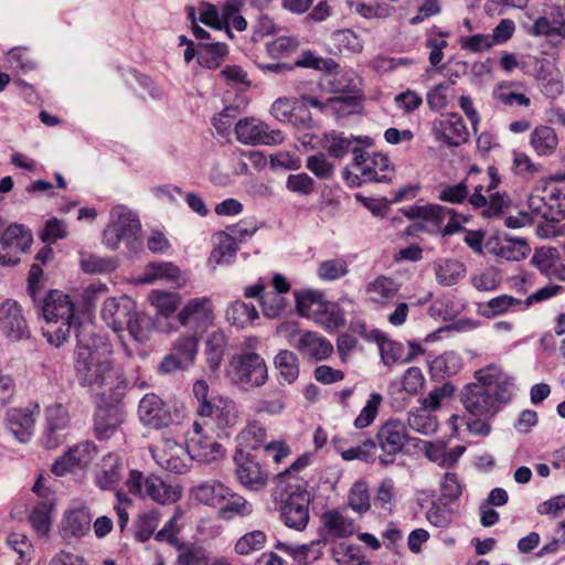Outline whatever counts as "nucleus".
Here are the masks:
<instances>
[{
	"label": "nucleus",
	"mask_w": 565,
	"mask_h": 565,
	"mask_svg": "<svg viewBox=\"0 0 565 565\" xmlns=\"http://www.w3.org/2000/svg\"><path fill=\"white\" fill-rule=\"evenodd\" d=\"M75 371L79 383L93 390L109 391L120 396L126 387L122 373L114 365L111 350L108 345L89 347L78 341Z\"/></svg>",
	"instance_id": "nucleus-1"
},
{
	"label": "nucleus",
	"mask_w": 565,
	"mask_h": 565,
	"mask_svg": "<svg viewBox=\"0 0 565 565\" xmlns=\"http://www.w3.org/2000/svg\"><path fill=\"white\" fill-rule=\"evenodd\" d=\"M35 309L45 321L44 338L49 343L61 347L76 323L75 305L70 295L57 289L47 290Z\"/></svg>",
	"instance_id": "nucleus-2"
},
{
	"label": "nucleus",
	"mask_w": 565,
	"mask_h": 565,
	"mask_svg": "<svg viewBox=\"0 0 565 565\" xmlns=\"http://www.w3.org/2000/svg\"><path fill=\"white\" fill-rule=\"evenodd\" d=\"M291 289L290 282L281 274H274L270 279L259 277L253 285L244 288V297L258 299L263 315L268 319L282 317L288 308L287 295Z\"/></svg>",
	"instance_id": "nucleus-3"
},
{
	"label": "nucleus",
	"mask_w": 565,
	"mask_h": 565,
	"mask_svg": "<svg viewBox=\"0 0 565 565\" xmlns=\"http://www.w3.org/2000/svg\"><path fill=\"white\" fill-rule=\"evenodd\" d=\"M295 296L299 315L313 320L326 331L332 332L345 324L343 309L337 302L326 300L322 292L306 290L295 292Z\"/></svg>",
	"instance_id": "nucleus-4"
},
{
	"label": "nucleus",
	"mask_w": 565,
	"mask_h": 565,
	"mask_svg": "<svg viewBox=\"0 0 565 565\" xmlns=\"http://www.w3.org/2000/svg\"><path fill=\"white\" fill-rule=\"evenodd\" d=\"M408 220H418L424 231L429 234L452 235L459 232L468 218L455 210L440 204L412 205L404 211Z\"/></svg>",
	"instance_id": "nucleus-5"
},
{
	"label": "nucleus",
	"mask_w": 565,
	"mask_h": 565,
	"mask_svg": "<svg viewBox=\"0 0 565 565\" xmlns=\"http://www.w3.org/2000/svg\"><path fill=\"white\" fill-rule=\"evenodd\" d=\"M271 495L278 505L282 523L289 529L303 531L310 520L308 489H300V491L287 489L278 493V487H274Z\"/></svg>",
	"instance_id": "nucleus-6"
},
{
	"label": "nucleus",
	"mask_w": 565,
	"mask_h": 565,
	"mask_svg": "<svg viewBox=\"0 0 565 565\" xmlns=\"http://www.w3.org/2000/svg\"><path fill=\"white\" fill-rule=\"evenodd\" d=\"M227 375L234 384L245 390L259 387L268 379L265 360L255 352L235 354L231 359Z\"/></svg>",
	"instance_id": "nucleus-7"
},
{
	"label": "nucleus",
	"mask_w": 565,
	"mask_h": 565,
	"mask_svg": "<svg viewBox=\"0 0 565 565\" xmlns=\"http://www.w3.org/2000/svg\"><path fill=\"white\" fill-rule=\"evenodd\" d=\"M352 168L355 171V178L360 183L367 182H390L395 169L388 157L381 152H370L360 147L352 149Z\"/></svg>",
	"instance_id": "nucleus-8"
},
{
	"label": "nucleus",
	"mask_w": 565,
	"mask_h": 565,
	"mask_svg": "<svg viewBox=\"0 0 565 565\" xmlns=\"http://www.w3.org/2000/svg\"><path fill=\"white\" fill-rule=\"evenodd\" d=\"M32 490L40 499L30 508L28 521L38 537L47 539L56 507L55 493L45 486L42 476L36 479Z\"/></svg>",
	"instance_id": "nucleus-9"
},
{
	"label": "nucleus",
	"mask_w": 565,
	"mask_h": 565,
	"mask_svg": "<svg viewBox=\"0 0 565 565\" xmlns=\"http://www.w3.org/2000/svg\"><path fill=\"white\" fill-rule=\"evenodd\" d=\"M377 444L381 450L377 459L382 467H387L396 461L408 444L409 435L406 425L396 418H388L377 428Z\"/></svg>",
	"instance_id": "nucleus-10"
},
{
	"label": "nucleus",
	"mask_w": 565,
	"mask_h": 565,
	"mask_svg": "<svg viewBox=\"0 0 565 565\" xmlns=\"http://www.w3.org/2000/svg\"><path fill=\"white\" fill-rule=\"evenodd\" d=\"M207 420H194L186 431V451L192 459L210 463L225 456L224 447L206 434Z\"/></svg>",
	"instance_id": "nucleus-11"
},
{
	"label": "nucleus",
	"mask_w": 565,
	"mask_h": 565,
	"mask_svg": "<svg viewBox=\"0 0 565 565\" xmlns=\"http://www.w3.org/2000/svg\"><path fill=\"white\" fill-rule=\"evenodd\" d=\"M527 205L534 217L553 223L565 218V195L557 188L544 185L534 189Z\"/></svg>",
	"instance_id": "nucleus-12"
},
{
	"label": "nucleus",
	"mask_w": 565,
	"mask_h": 565,
	"mask_svg": "<svg viewBox=\"0 0 565 565\" xmlns=\"http://www.w3.org/2000/svg\"><path fill=\"white\" fill-rule=\"evenodd\" d=\"M177 321L189 328L191 333L202 335L213 324L214 308L210 298L196 297L189 299L178 311Z\"/></svg>",
	"instance_id": "nucleus-13"
},
{
	"label": "nucleus",
	"mask_w": 565,
	"mask_h": 565,
	"mask_svg": "<svg viewBox=\"0 0 565 565\" xmlns=\"http://www.w3.org/2000/svg\"><path fill=\"white\" fill-rule=\"evenodd\" d=\"M235 477L249 491H262L268 483L267 470L256 460L255 455L237 449L234 454Z\"/></svg>",
	"instance_id": "nucleus-14"
},
{
	"label": "nucleus",
	"mask_w": 565,
	"mask_h": 565,
	"mask_svg": "<svg viewBox=\"0 0 565 565\" xmlns=\"http://www.w3.org/2000/svg\"><path fill=\"white\" fill-rule=\"evenodd\" d=\"M0 334L17 342L31 337V330L21 305L12 299L0 303Z\"/></svg>",
	"instance_id": "nucleus-15"
},
{
	"label": "nucleus",
	"mask_w": 565,
	"mask_h": 565,
	"mask_svg": "<svg viewBox=\"0 0 565 565\" xmlns=\"http://www.w3.org/2000/svg\"><path fill=\"white\" fill-rule=\"evenodd\" d=\"M31 232L22 225L11 224L0 236V264L13 266L20 262V255L32 244Z\"/></svg>",
	"instance_id": "nucleus-16"
},
{
	"label": "nucleus",
	"mask_w": 565,
	"mask_h": 565,
	"mask_svg": "<svg viewBox=\"0 0 565 565\" xmlns=\"http://www.w3.org/2000/svg\"><path fill=\"white\" fill-rule=\"evenodd\" d=\"M202 335L195 333L181 334L172 344L170 353L162 360L160 369L170 373L185 369L194 362Z\"/></svg>",
	"instance_id": "nucleus-17"
},
{
	"label": "nucleus",
	"mask_w": 565,
	"mask_h": 565,
	"mask_svg": "<svg viewBox=\"0 0 565 565\" xmlns=\"http://www.w3.org/2000/svg\"><path fill=\"white\" fill-rule=\"evenodd\" d=\"M235 135L239 142L249 146L277 145L284 141L280 130H269L267 124L254 117L239 119L235 125Z\"/></svg>",
	"instance_id": "nucleus-18"
},
{
	"label": "nucleus",
	"mask_w": 565,
	"mask_h": 565,
	"mask_svg": "<svg viewBox=\"0 0 565 565\" xmlns=\"http://www.w3.org/2000/svg\"><path fill=\"white\" fill-rule=\"evenodd\" d=\"M431 132L437 141L459 147L469 139V130L458 113H449L433 121Z\"/></svg>",
	"instance_id": "nucleus-19"
},
{
	"label": "nucleus",
	"mask_w": 565,
	"mask_h": 565,
	"mask_svg": "<svg viewBox=\"0 0 565 565\" xmlns=\"http://www.w3.org/2000/svg\"><path fill=\"white\" fill-rule=\"evenodd\" d=\"M461 399L467 412L477 417H490L498 411L495 396L482 381L467 385Z\"/></svg>",
	"instance_id": "nucleus-20"
},
{
	"label": "nucleus",
	"mask_w": 565,
	"mask_h": 565,
	"mask_svg": "<svg viewBox=\"0 0 565 565\" xmlns=\"http://www.w3.org/2000/svg\"><path fill=\"white\" fill-rule=\"evenodd\" d=\"M40 414L38 404L25 407H12L6 414V427L21 443L30 440L34 431L35 419Z\"/></svg>",
	"instance_id": "nucleus-21"
},
{
	"label": "nucleus",
	"mask_w": 565,
	"mask_h": 565,
	"mask_svg": "<svg viewBox=\"0 0 565 565\" xmlns=\"http://www.w3.org/2000/svg\"><path fill=\"white\" fill-rule=\"evenodd\" d=\"M96 452L97 447L93 441L79 443L55 460L52 466V472L61 477L73 472L75 469H83L92 462Z\"/></svg>",
	"instance_id": "nucleus-22"
},
{
	"label": "nucleus",
	"mask_w": 565,
	"mask_h": 565,
	"mask_svg": "<svg viewBox=\"0 0 565 565\" xmlns=\"http://www.w3.org/2000/svg\"><path fill=\"white\" fill-rule=\"evenodd\" d=\"M298 339L294 348L303 359L312 362L328 360L334 352L333 344L326 337L316 331H298Z\"/></svg>",
	"instance_id": "nucleus-23"
},
{
	"label": "nucleus",
	"mask_w": 565,
	"mask_h": 565,
	"mask_svg": "<svg viewBox=\"0 0 565 565\" xmlns=\"http://www.w3.org/2000/svg\"><path fill=\"white\" fill-rule=\"evenodd\" d=\"M196 414L201 420L213 419L220 429L234 427L239 417L235 402L224 397H214L211 404L198 406Z\"/></svg>",
	"instance_id": "nucleus-24"
},
{
	"label": "nucleus",
	"mask_w": 565,
	"mask_h": 565,
	"mask_svg": "<svg viewBox=\"0 0 565 565\" xmlns=\"http://www.w3.org/2000/svg\"><path fill=\"white\" fill-rule=\"evenodd\" d=\"M125 420V412L117 403L98 405L94 415V436L107 440L115 435Z\"/></svg>",
	"instance_id": "nucleus-25"
},
{
	"label": "nucleus",
	"mask_w": 565,
	"mask_h": 565,
	"mask_svg": "<svg viewBox=\"0 0 565 565\" xmlns=\"http://www.w3.org/2000/svg\"><path fill=\"white\" fill-rule=\"evenodd\" d=\"M140 422L150 428L168 427L172 416L164 402L156 394H146L138 405Z\"/></svg>",
	"instance_id": "nucleus-26"
},
{
	"label": "nucleus",
	"mask_w": 565,
	"mask_h": 565,
	"mask_svg": "<svg viewBox=\"0 0 565 565\" xmlns=\"http://www.w3.org/2000/svg\"><path fill=\"white\" fill-rule=\"evenodd\" d=\"M92 514L86 507L70 509L64 512L58 525L61 537L70 542L85 536L90 530Z\"/></svg>",
	"instance_id": "nucleus-27"
},
{
	"label": "nucleus",
	"mask_w": 565,
	"mask_h": 565,
	"mask_svg": "<svg viewBox=\"0 0 565 565\" xmlns=\"http://www.w3.org/2000/svg\"><path fill=\"white\" fill-rule=\"evenodd\" d=\"M477 381H482L495 396V405L508 403L512 398L513 379L505 375L495 365H489L476 372Z\"/></svg>",
	"instance_id": "nucleus-28"
},
{
	"label": "nucleus",
	"mask_w": 565,
	"mask_h": 565,
	"mask_svg": "<svg viewBox=\"0 0 565 565\" xmlns=\"http://www.w3.org/2000/svg\"><path fill=\"white\" fill-rule=\"evenodd\" d=\"M380 352L383 363L391 366L414 361L425 353V349L414 341H409L406 349L401 342L383 340L380 342Z\"/></svg>",
	"instance_id": "nucleus-29"
},
{
	"label": "nucleus",
	"mask_w": 565,
	"mask_h": 565,
	"mask_svg": "<svg viewBox=\"0 0 565 565\" xmlns=\"http://www.w3.org/2000/svg\"><path fill=\"white\" fill-rule=\"evenodd\" d=\"M156 280H166L178 288H182L188 282V277L175 264L171 262H153L149 263L139 281L142 284H151Z\"/></svg>",
	"instance_id": "nucleus-30"
},
{
	"label": "nucleus",
	"mask_w": 565,
	"mask_h": 565,
	"mask_svg": "<svg viewBox=\"0 0 565 565\" xmlns=\"http://www.w3.org/2000/svg\"><path fill=\"white\" fill-rule=\"evenodd\" d=\"M141 225L139 220L131 213H120L104 231L105 243L116 248L120 241L135 238Z\"/></svg>",
	"instance_id": "nucleus-31"
},
{
	"label": "nucleus",
	"mask_w": 565,
	"mask_h": 565,
	"mask_svg": "<svg viewBox=\"0 0 565 565\" xmlns=\"http://www.w3.org/2000/svg\"><path fill=\"white\" fill-rule=\"evenodd\" d=\"M321 523L328 536L333 539L350 537L358 530L355 520L340 508L324 511L321 515Z\"/></svg>",
	"instance_id": "nucleus-32"
},
{
	"label": "nucleus",
	"mask_w": 565,
	"mask_h": 565,
	"mask_svg": "<svg viewBox=\"0 0 565 565\" xmlns=\"http://www.w3.org/2000/svg\"><path fill=\"white\" fill-rule=\"evenodd\" d=\"M311 457L310 454L301 455L289 468L276 476L275 487H278V493L287 489L296 491L308 489V481L299 473L310 465Z\"/></svg>",
	"instance_id": "nucleus-33"
},
{
	"label": "nucleus",
	"mask_w": 565,
	"mask_h": 565,
	"mask_svg": "<svg viewBox=\"0 0 565 565\" xmlns=\"http://www.w3.org/2000/svg\"><path fill=\"white\" fill-rule=\"evenodd\" d=\"M45 417L47 431L43 437V443L46 448H55L60 443L56 434L70 425V414L65 406L55 403L46 407Z\"/></svg>",
	"instance_id": "nucleus-34"
},
{
	"label": "nucleus",
	"mask_w": 565,
	"mask_h": 565,
	"mask_svg": "<svg viewBox=\"0 0 565 565\" xmlns=\"http://www.w3.org/2000/svg\"><path fill=\"white\" fill-rule=\"evenodd\" d=\"M530 146L537 157H551L558 148L556 130L547 125H537L530 134Z\"/></svg>",
	"instance_id": "nucleus-35"
},
{
	"label": "nucleus",
	"mask_w": 565,
	"mask_h": 565,
	"mask_svg": "<svg viewBox=\"0 0 565 565\" xmlns=\"http://www.w3.org/2000/svg\"><path fill=\"white\" fill-rule=\"evenodd\" d=\"M122 463L117 455L108 454L95 475V483L102 490L115 489L121 480Z\"/></svg>",
	"instance_id": "nucleus-36"
},
{
	"label": "nucleus",
	"mask_w": 565,
	"mask_h": 565,
	"mask_svg": "<svg viewBox=\"0 0 565 565\" xmlns=\"http://www.w3.org/2000/svg\"><path fill=\"white\" fill-rule=\"evenodd\" d=\"M396 2H398V0H374L372 3L360 0H348V6L352 12H355L360 17L373 20L392 17L396 11L393 3Z\"/></svg>",
	"instance_id": "nucleus-37"
},
{
	"label": "nucleus",
	"mask_w": 565,
	"mask_h": 565,
	"mask_svg": "<svg viewBox=\"0 0 565 565\" xmlns=\"http://www.w3.org/2000/svg\"><path fill=\"white\" fill-rule=\"evenodd\" d=\"M267 428L259 419H248L244 428L238 433L236 439L241 447L258 450L263 449L267 441Z\"/></svg>",
	"instance_id": "nucleus-38"
},
{
	"label": "nucleus",
	"mask_w": 565,
	"mask_h": 565,
	"mask_svg": "<svg viewBox=\"0 0 565 565\" xmlns=\"http://www.w3.org/2000/svg\"><path fill=\"white\" fill-rule=\"evenodd\" d=\"M148 493L147 499L161 505H168L180 500L182 488L179 484L167 482L160 476L153 473Z\"/></svg>",
	"instance_id": "nucleus-39"
},
{
	"label": "nucleus",
	"mask_w": 565,
	"mask_h": 565,
	"mask_svg": "<svg viewBox=\"0 0 565 565\" xmlns=\"http://www.w3.org/2000/svg\"><path fill=\"white\" fill-rule=\"evenodd\" d=\"M253 513V504L231 488L225 494L224 503L218 507V518L231 521L235 518H245Z\"/></svg>",
	"instance_id": "nucleus-40"
},
{
	"label": "nucleus",
	"mask_w": 565,
	"mask_h": 565,
	"mask_svg": "<svg viewBox=\"0 0 565 565\" xmlns=\"http://www.w3.org/2000/svg\"><path fill=\"white\" fill-rule=\"evenodd\" d=\"M230 488L217 480L203 482L193 488L192 493L199 502L218 508L224 503L225 494H228Z\"/></svg>",
	"instance_id": "nucleus-41"
},
{
	"label": "nucleus",
	"mask_w": 565,
	"mask_h": 565,
	"mask_svg": "<svg viewBox=\"0 0 565 565\" xmlns=\"http://www.w3.org/2000/svg\"><path fill=\"white\" fill-rule=\"evenodd\" d=\"M228 55V46L222 42L199 43L198 63L209 70L218 68Z\"/></svg>",
	"instance_id": "nucleus-42"
},
{
	"label": "nucleus",
	"mask_w": 565,
	"mask_h": 565,
	"mask_svg": "<svg viewBox=\"0 0 565 565\" xmlns=\"http://www.w3.org/2000/svg\"><path fill=\"white\" fill-rule=\"evenodd\" d=\"M148 300L163 318H170L179 309L182 297L178 292L156 289L152 290Z\"/></svg>",
	"instance_id": "nucleus-43"
},
{
	"label": "nucleus",
	"mask_w": 565,
	"mask_h": 565,
	"mask_svg": "<svg viewBox=\"0 0 565 565\" xmlns=\"http://www.w3.org/2000/svg\"><path fill=\"white\" fill-rule=\"evenodd\" d=\"M131 310L115 298H107L102 308V317L114 331L125 330V323Z\"/></svg>",
	"instance_id": "nucleus-44"
},
{
	"label": "nucleus",
	"mask_w": 565,
	"mask_h": 565,
	"mask_svg": "<svg viewBox=\"0 0 565 565\" xmlns=\"http://www.w3.org/2000/svg\"><path fill=\"white\" fill-rule=\"evenodd\" d=\"M178 552L174 565H211V553L202 545L186 543Z\"/></svg>",
	"instance_id": "nucleus-45"
},
{
	"label": "nucleus",
	"mask_w": 565,
	"mask_h": 565,
	"mask_svg": "<svg viewBox=\"0 0 565 565\" xmlns=\"http://www.w3.org/2000/svg\"><path fill=\"white\" fill-rule=\"evenodd\" d=\"M515 85L514 82L503 81L495 85L492 92V97L497 104L503 106H523L529 107L531 104L530 97L523 93H516L512 90Z\"/></svg>",
	"instance_id": "nucleus-46"
},
{
	"label": "nucleus",
	"mask_w": 565,
	"mask_h": 565,
	"mask_svg": "<svg viewBox=\"0 0 565 565\" xmlns=\"http://www.w3.org/2000/svg\"><path fill=\"white\" fill-rule=\"evenodd\" d=\"M435 274L439 284L452 286L465 277L466 266L456 259H444L436 264Z\"/></svg>",
	"instance_id": "nucleus-47"
},
{
	"label": "nucleus",
	"mask_w": 565,
	"mask_h": 565,
	"mask_svg": "<svg viewBox=\"0 0 565 565\" xmlns=\"http://www.w3.org/2000/svg\"><path fill=\"white\" fill-rule=\"evenodd\" d=\"M258 318V311L252 303L236 300L226 309V319L232 326L245 328Z\"/></svg>",
	"instance_id": "nucleus-48"
},
{
	"label": "nucleus",
	"mask_w": 565,
	"mask_h": 565,
	"mask_svg": "<svg viewBox=\"0 0 565 565\" xmlns=\"http://www.w3.org/2000/svg\"><path fill=\"white\" fill-rule=\"evenodd\" d=\"M488 177L490 179V182L487 185L486 191L489 193V200L487 205L484 206L486 210L483 211V215L487 217L499 216L503 212L504 200L499 192H492L498 188L500 183L498 169L493 166L489 167Z\"/></svg>",
	"instance_id": "nucleus-49"
},
{
	"label": "nucleus",
	"mask_w": 565,
	"mask_h": 565,
	"mask_svg": "<svg viewBox=\"0 0 565 565\" xmlns=\"http://www.w3.org/2000/svg\"><path fill=\"white\" fill-rule=\"evenodd\" d=\"M449 35L448 31L439 30L437 26L428 31L425 45L429 50L428 60L431 66H438L444 60V50L448 46Z\"/></svg>",
	"instance_id": "nucleus-50"
},
{
	"label": "nucleus",
	"mask_w": 565,
	"mask_h": 565,
	"mask_svg": "<svg viewBox=\"0 0 565 565\" xmlns=\"http://www.w3.org/2000/svg\"><path fill=\"white\" fill-rule=\"evenodd\" d=\"M365 290L369 295H373V301L384 303L398 292V286L392 278L381 275L370 281Z\"/></svg>",
	"instance_id": "nucleus-51"
},
{
	"label": "nucleus",
	"mask_w": 565,
	"mask_h": 565,
	"mask_svg": "<svg viewBox=\"0 0 565 565\" xmlns=\"http://www.w3.org/2000/svg\"><path fill=\"white\" fill-rule=\"evenodd\" d=\"M275 367L280 376L289 384L294 383L299 376V361L297 355L289 350H281L275 356Z\"/></svg>",
	"instance_id": "nucleus-52"
},
{
	"label": "nucleus",
	"mask_w": 565,
	"mask_h": 565,
	"mask_svg": "<svg viewBox=\"0 0 565 565\" xmlns=\"http://www.w3.org/2000/svg\"><path fill=\"white\" fill-rule=\"evenodd\" d=\"M152 475L153 473L146 475L138 469H131L125 481L126 494L140 500H147Z\"/></svg>",
	"instance_id": "nucleus-53"
},
{
	"label": "nucleus",
	"mask_w": 565,
	"mask_h": 565,
	"mask_svg": "<svg viewBox=\"0 0 565 565\" xmlns=\"http://www.w3.org/2000/svg\"><path fill=\"white\" fill-rule=\"evenodd\" d=\"M348 505L360 515L371 509L369 484L364 480L355 481L348 494Z\"/></svg>",
	"instance_id": "nucleus-54"
},
{
	"label": "nucleus",
	"mask_w": 565,
	"mask_h": 565,
	"mask_svg": "<svg viewBox=\"0 0 565 565\" xmlns=\"http://www.w3.org/2000/svg\"><path fill=\"white\" fill-rule=\"evenodd\" d=\"M450 503L439 498L433 501L426 511L427 521L436 527H448L454 519V510L450 508Z\"/></svg>",
	"instance_id": "nucleus-55"
},
{
	"label": "nucleus",
	"mask_w": 565,
	"mask_h": 565,
	"mask_svg": "<svg viewBox=\"0 0 565 565\" xmlns=\"http://www.w3.org/2000/svg\"><path fill=\"white\" fill-rule=\"evenodd\" d=\"M278 547L289 553L299 565H309L321 557V550L319 542H311L298 546H286L282 543Z\"/></svg>",
	"instance_id": "nucleus-56"
},
{
	"label": "nucleus",
	"mask_w": 565,
	"mask_h": 565,
	"mask_svg": "<svg viewBox=\"0 0 565 565\" xmlns=\"http://www.w3.org/2000/svg\"><path fill=\"white\" fill-rule=\"evenodd\" d=\"M383 402V396L380 393H372L366 401V404L360 411L359 415L354 419V427L356 429H364L371 426L376 419L380 411V406Z\"/></svg>",
	"instance_id": "nucleus-57"
},
{
	"label": "nucleus",
	"mask_w": 565,
	"mask_h": 565,
	"mask_svg": "<svg viewBox=\"0 0 565 565\" xmlns=\"http://www.w3.org/2000/svg\"><path fill=\"white\" fill-rule=\"evenodd\" d=\"M331 557L338 565H356L363 561L360 546L341 542L331 547Z\"/></svg>",
	"instance_id": "nucleus-58"
},
{
	"label": "nucleus",
	"mask_w": 565,
	"mask_h": 565,
	"mask_svg": "<svg viewBox=\"0 0 565 565\" xmlns=\"http://www.w3.org/2000/svg\"><path fill=\"white\" fill-rule=\"evenodd\" d=\"M353 140L342 134L331 132L324 136L322 147L331 158L341 159L352 151Z\"/></svg>",
	"instance_id": "nucleus-59"
},
{
	"label": "nucleus",
	"mask_w": 565,
	"mask_h": 565,
	"mask_svg": "<svg viewBox=\"0 0 565 565\" xmlns=\"http://www.w3.org/2000/svg\"><path fill=\"white\" fill-rule=\"evenodd\" d=\"M125 329L136 341L145 342L150 337L151 321L146 315L131 311L126 320Z\"/></svg>",
	"instance_id": "nucleus-60"
},
{
	"label": "nucleus",
	"mask_w": 565,
	"mask_h": 565,
	"mask_svg": "<svg viewBox=\"0 0 565 565\" xmlns=\"http://www.w3.org/2000/svg\"><path fill=\"white\" fill-rule=\"evenodd\" d=\"M266 542V533L260 530H254L241 536L236 541L234 550L238 555H249L253 552L260 551Z\"/></svg>",
	"instance_id": "nucleus-61"
},
{
	"label": "nucleus",
	"mask_w": 565,
	"mask_h": 565,
	"mask_svg": "<svg viewBox=\"0 0 565 565\" xmlns=\"http://www.w3.org/2000/svg\"><path fill=\"white\" fill-rule=\"evenodd\" d=\"M160 522V514L157 511H149L138 516L135 523V537L137 541L147 542L157 530Z\"/></svg>",
	"instance_id": "nucleus-62"
},
{
	"label": "nucleus",
	"mask_w": 565,
	"mask_h": 565,
	"mask_svg": "<svg viewBox=\"0 0 565 565\" xmlns=\"http://www.w3.org/2000/svg\"><path fill=\"white\" fill-rule=\"evenodd\" d=\"M216 246L214 247L211 257L217 264L230 262L237 252L238 245L234 237L225 232H218L216 235Z\"/></svg>",
	"instance_id": "nucleus-63"
},
{
	"label": "nucleus",
	"mask_w": 565,
	"mask_h": 565,
	"mask_svg": "<svg viewBox=\"0 0 565 565\" xmlns=\"http://www.w3.org/2000/svg\"><path fill=\"white\" fill-rule=\"evenodd\" d=\"M286 189L291 193L309 196L317 191V183L308 173L299 172L287 177Z\"/></svg>",
	"instance_id": "nucleus-64"
}]
</instances>
